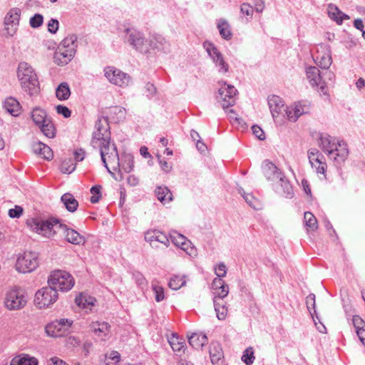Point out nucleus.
Listing matches in <instances>:
<instances>
[{
    "label": "nucleus",
    "instance_id": "obj_1",
    "mask_svg": "<svg viewBox=\"0 0 365 365\" xmlns=\"http://www.w3.org/2000/svg\"><path fill=\"white\" fill-rule=\"evenodd\" d=\"M26 225L31 230L46 238H51L56 232L62 231L67 242L71 244L80 245L85 241L84 237L77 231L59 223L57 220H43L39 218H31L27 220Z\"/></svg>",
    "mask_w": 365,
    "mask_h": 365
},
{
    "label": "nucleus",
    "instance_id": "obj_2",
    "mask_svg": "<svg viewBox=\"0 0 365 365\" xmlns=\"http://www.w3.org/2000/svg\"><path fill=\"white\" fill-rule=\"evenodd\" d=\"M77 48V36L71 34L66 36L58 45L54 53L53 61L58 66L68 63L73 58Z\"/></svg>",
    "mask_w": 365,
    "mask_h": 365
},
{
    "label": "nucleus",
    "instance_id": "obj_3",
    "mask_svg": "<svg viewBox=\"0 0 365 365\" xmlns=\"http://www.w3.org/2000/svg\"><path fill=\"white\" fill-rule=\"evenodd\" d=\"M17 76L22 88L30 95L39 91L38 81L33 68L26 62H21L17 69Z\"/></svg>",
    "mask_w": 365,
    "mask_h": 365
},
{
    "label": "nucleus",
    "instance_id": "obj_4",
    "mask_svg": "<svg viewBox=\"0 0 365 365\" xmlns=\"http://www.w3.org/2000/svg\"><path fill=\"white\" fill-rule=\"evenodd\" d=\"M95 149H98L101 153V160L104 166L109 170V167L113 170H120V158L117 148L110 140L101 142L99 146H92Z\"/></svg>",
    "mask_w": 365,
    "mask_h": 365
},
{
    "label": "nucleus",
    "instance_id": "obj_5",
    "mask_svg": "<svg viewBox=\"0 0 365 365\" xmlns=\"http://www.w3.org/2000/svg\"><path fill=\"white\" fill-rule=\"evenodd\" d=\"M48 283L57 292L58 290L67 292L74 286L75 280L70 273L63 270H55L50 274Z\"/></svg>",
    "mask_w": 365,
    "mask_h": 365
},
{
    "label": "nucleus",
    "instance_id": "obj_6",
    "mask_svg": "<svg viewBox=\"0 0 365 365\" xmlns=\"http://www.w3.org/2000/svg\"><path fill=\"white\" fill-rule=\"evenodd\" d=\"M4 302L8 309L18 310L26 304L27 299L21 288L14 287L6 291Z\"/></svg>",
    "mask_w": 365,
    "mask_h": 365
},
{
    "label": "nucleus",
    "instance_id": "obj_7",
    "mask_svg": "<svg viewBox=\"0 0 365 365\" xmlns=\"http://www.w3.org/2000/svg\"><path fill=\"white\" fill-rule=\"evenodd\" d=\"M58 294L51 286L38 290L34 297L35 305L39 309H45L57 301Z\"/></svg>",
    "mask_w": 365,
    "mask_h": 365
},
{
    "label": "nucleus",
    "instance_id": "obj_8",
    "mask_svg": "<svg viewBox=\"0 0 365 365\" xmlns=\"http://www.w3.org/2000/svg\"><path fill=\"white\" fill-rule=\"evenodd\" d=\"M38 260L34 252H28L20 255L16 262V269L21 273H29L35 270Z\"/></svg>",
    "mask_w": 365,
    "mask_h": 365
},
{
    "label": "nucleus",
    "instance_id": "obj_9",
    "mask_svg": "<svg viewBox=\"0 0 365 365\" xmlns=\"http://www.w3.org/2000/svg\"><path fill=\"white\" fill-rule=\"evenodd\" d=\"M96 130L93 133L91 142L92 146H99L101 142L110 140V132L108 120L106 118H101L96 123Z\"/></svg>",
    "mask_w": 365,
    "mask_h": 365
},
{
    "label": "nucleus",
    "instance_id": "obj_10",
    "mask_svg": "<svg viewBox=\"0 0 365 365\" xmlns=\"http://www.w3.org/2000/svg\"><path fill=\"white\" fill-rule=\"evenodd\" d=\"M104 74L111 83L120 87L128 86L130 81V76L128 74L113 66L105 68Z\"/></svg>",
    "mask_w": 365,
    "mask_h": 365
},
{
    "label": "nucleus",
    "instance_id": "obj_11",
    "mask_svg": "<svg viewBox=\"0 0 365 365\" xmlns=\"http://www.w3.org/2000/svg\"><path fill=\"white\" fill-rule=\"evenodd\" d=\"M236 93L237 90L235 87L225 83L219 88L217 100L223 108H229L235 104Z\"/></svg>",
    "mask_w": 365,
    "mask_h": 365
},
{
    "label": "nucleus",
    "instance_id": "obj_12",
    "mask_svg": "<svg viewBox=\"0 0 365 365\" xmlns=\"http://www.w3.org/2000/svg\"><path fill=\"white\" fill-rule=\"evenodd\" d=\"M21 10L19 8H13L9 10L4 18V26L6 35L13 36L16 34L19 25Z\"/></svg>",
    "mask_w": 365,
    "mask_h": 365
},
{
    "label": "nucleus",
    "instance_id": "obj_13",
    "mask_svg": "<svg viewBox=\"0 0 365 365\" xmlns=\"http://www.w3.org/2000/svg\"><path fill=\"white\" fill-rule=\"evenodd\" d=\"M203 46L209 56L215 63L216 66L219 67V71L225 73L229 70V65L225 61L222 53L217 50L213 43L209 41H205Z\"/></svg>",
    "mask_w": 365,
    "mask_h": 365
},
{
    "label": "nucleus",
    "instance_id": "obj_14",
    "mask_svg": "<svg viewBox=\"0 0 365 365\" xmlns=\"http://www.w3.org/2000/svg\"><path fill=\"white\" fill-rule=\"evenodd\" d=\"M308 158L317 173L325 176L327 165L323 155L317 148H311L308 151Z\"/></svg>",
    "mask_w": 365,
    "mask_h": 365
},
{
    "label": "nucleus",
    "instance_id": "obj_15",
    "mask_svg": "<svg viewBox=\"0 0 365 365\" xmlns=\"http://www.w3.org/2000/svg\"><path fill=\"white\" fill-rule=\"evenodd\" d=\"M314 61L321 68L328 69L332 63L329 46L325 44L318 45Z\"/></svg>",
    "mask_w": 365,
    "mask_h": 365
},
{
    "label": "nucleus",
    "instance_id": "obj_16",
    "mask_svg": "<svg viewBox=\"0 0 365 365\" xmlns=\"http://www.w3.org/2000/svg\"><path fill=\"white\" fill-rule=\"evenodd\" d=\"M145 240L154 248H158L159 244H162L166 247L170 245V239L168 237L165 233L158 230L147 231L145 233Z\"/></svg>",
    "mask_w": 365,
    "mask_h": 365
},
{
    "label": "nucleus",
    "instance_id": "obj_17",
    "mask_svg": "<svg viewBox=\"0 0 365 365\" xmlns=\"http://www.w3.org/2000/svg\"><path fill=\"white\" fill-rule=\"evenodd\" d=\"M170 240L175 245L180 247L190 256L196 255V249L184 235L173 232L170 234Z\"/></svg>",
    "mask_w": 365,
    "mask_h": 365
},
{
    "label": "nucleus",
    "instance_id": "obj_18",
    "mask_svg": "<svg viewBox=\"0 0 365 365\" xmlns=\"http://www.w3.org/2000/svg\"><path fill=\"white\" fill-rule=\"evenodd\" d=\"M124 32L129 43L135 49L142 51L145 44V39L141 33L133 27L125 28Z\"/></svg>",
    "mask_w": 365,
    "mask_h": 365
},
{
    "label": "nucleus",
    "instance_id": "obj_19",
    "mask_svg": "<svg viewBox=\"0 0 365 365\" xmlns=\"http://www.w3.org/2000/svg\"><path fill=\"white\" fill-rule=\"evenodd\" d=\"M89 328L97 337L102 340H105L110 331V326L106 322H92L89 325Z\"/></svg>",
    "mask_w": 365,
    "mask_h": 365
},
{
    "label": "nucleus",
    "instance_id": "obj_20",
    "mask_svg": "<svg viewBox=\"0 0 365 365\" xmlns=\"http://www.w3.org/2000/svg\"><path fill=\"white\" fill-rule=\"evenodd\" d=\"M307 78L312 86L320 85V89L324 93H326V87L324 83H321V76L319 70L315 66H309L306 70Z\"/></svg>",
    "mask_w": 365,
    "mask_h": 365
},
{
    "label": "nucleus",
    "instance_id": "obj_21",
    "mask_svg": "<svg viewBox=\"0 0 365 365\" xmlns=\"http://www.w3.org/2000/svg\"><path fill=\"white\" fill-rule=\"evenodd\" d=\"M214 299H223L227 296L229 293V287L225 283L222 279L215 278L212 283Z\"/></svg>",
    "mask_w": 365,
    "mask_h": 365
},
{
    "label": "nucleus",
    "instance_id": "obj_22",
    "mask_svg": "<svg viewBox=\"0 0 365 365\" xmlns=\"http://www.w3.org/2000/svg\"><path fill=\"white\" fill-rule=\"evenodd\" d=\"M339 141L329 135H322L320 137V147L328 156H331L333 155V149H336V146H337Z\"/></svg>",
    "mask_w": 365,
    "mask_h": 365
},
{
    "label": "nucleus",
    "instance_id": "obj_23",
    "mask_svg": "<svg viewBox=\"0 0 365 365\" xmlns=\"http://www.w3.org/2000/svg\"><path fill=\"white\" fill-rule=\"evenodd\" d=\"M277 182L275 185L274 189L277 193L279 195L291 198L293 196V189L291 184L284 179V176L282 175V180H277Z\"/></svg>",
    "mask_w": 365,
    "mask_h": 365
},
{
    "label": "nucleus",
    "instance_id": "obj_24",
    "mask_svg": "<svg viewBox=\"0 0 365 365\" xmlns=\"http://www.w3.org/2000/svg\"><path fill=\"white\" fill-rule=\"evenodd\" d=\"M336 147V149H333V155L329 157L337 163L344 162L349 155L347 145L344 141L341 140Z\"/></svg>",
    "mask_w": 365,
    "mask_h": 365
},
{
    "label": "nucleus",
    "instance_id": "obj_25",
    "mask_svg": "<svg viewBox=\"0 0 365 365\" xmlns=\"http://www.w3.org/2000/svg\"><path fill=\"white\" fill-rule=\"evenodd\" d=\"M5 110L14 117H17L21 113V106L19 102L14 98L9 97L5 99L3 103Z\"/></svg>",
    "mask_w": 365,
    "mask_h": 365
},
{
    "label": "nucleus",
    "instance_id": "obj_26",
    "mask_svg": "<svg viewBox=\"0 0 365 365\" xmlns=\"http://www.w3.org/2000/svg\"><path fill=\"white\" fill-rule=\"evenodd\" d=\"M32 148L36 155L45 160H50L53 157L51 148L40 141L34 142L32 145Z\"/></svg>",
    "mask_w": 365,
    "mask_h": 365
},
{
    "label": "nucleus",
    "instance_id": "obj_27",
    "mask_svg": "<svg viewBox=\"0 0 365 365\" xmlns=\"http://www.w3.org/2000/svg\"><path fill=\"white\" fill-rule=\"evenodd\" d=\"M263 173L269 180H282V173L277 166L271 162H265L263 165Z\"/></svg>",
    "mask_w": 365,
    "mask_h": 365
},
{
    "label": "nucleus",
    "instance_id": "obj_28",
    "mask_svg": "<svg viewBox=\"0 0 365 365\" xmlns=\"http://www.w3.org/2000/svg\"><path fill=\"white\" fill-rule=\"evenodd\" d=\"M75 302L81 309L91 311L92 307L95 306L96 299L87 294L81 293L76 297Z\"/></svg>",
    "mask_w": 365,
    "mask_h": 365
},
{
    "label": "nucleus",
    "instance_id": "obj_29",
    "mask_svg": "<svg viewBox=\"0 0 365 365\" xmlns=\"http://www.w3.org/2000/svg\"><path fill=\"white\" fill-rule=\"evenodd\" d=\"M268 104L273 118H275L284 108V102L278 96L268 97Z\"/></svg>",
    "mask_w": 365,
    "mask_h": 365
},
{
    "label": "nucleus",
    "instance_id": "obj_30",
    "mask_svg": "<svg viewBox=\"0 0 365 365\" xmlns=\"http://www.w3.org/2000/svg\"><path fill=\"white\" fill-rule=\"evenodd\" d=\"M215 310L218 319L225 320L227 316L228 307L223 299H213Z\"/></svg>",
    "mask_w": 365,
    "mask_h": 365
},
{
    "label": "nucleus",
    "instance_id": "obj_31",
    "mask_svg": "<svg viewBox=\"0 0 365 365\" xmlns=\"http://www.w3.org/2000/svg\"><path fill=\"white\" fill-rule=\"evenodd\" d=\"M292 106L294 113L293 115H289V120L293 122L296 121L302 115L307 113L309 110V105L303 104L301 102L295 103Z\"/></svg>",
    "mask_w": 365,
    "mask_h": 365
},
{
    "label": "nucleus",
    "instance_id": "obj_32",
    "mask_svg": "<svg viewBox=\"0 0 365 365\" xmlns=\"http://www.w3.org/2000/svg\"><path fill=\"white\" fill-rule=\"evenodd\" d=\"M134 167V158L130 154H124L122 155L121 161L120 162V170H124L125 173H130L132 171ZM119 180H122L123 176L121 171Z\"/></svg>",
    "mask_w": 365,
    "mask_h": 365
},
{
    "label": "nucleus",
    "instance_id": "obj_33",
    "mask_svg": "<svg viewBox=\"0 0 365 365\" xmlns=\"http://www.w3.org/2000/svg\"><path fill=\"white\" fill-rule=\"evenodd\" d=\"M189 344L195 349H201L207 342L205 334L193 333L188 338Z\"/></svg>",
    "mask_w": 365,
    "mask_h": 365
},
{
    "label": "nucleus",
    "instance_id": "obj_34",
    "mask_svg": "<svg viewBox=\"0 0 365 365\" xmlns=\"http://www.w3.org/2000/svg\"><path fill=\"white\" fill-rule=\"evenodd\" d=\"M10 365H38V360L29 355H19L11 359Z\"/></svg>",
    "mask_w": 365,
    "mask_h": 365
},
{
    "label": "nucleus",
    "instance_id": "obj_35",
    "mask_svg": "<svg viewBox=\"0 0 365 365\" xmlns=\"http://www.w3.org/2000/svg\"><path fill=\"white\" fill-rule=\"evenodd\" d=\"M210 356L212 364L217 363L223 356V351L218 342H212L210 345Z\"/></svg>",
    "mask_w": 365,
    "mask_h": 365
},
{
    "label": "nucleus",
    "instance_id": "obj_36",
    "mask_svg": "<svg viewBox=\"0 0 365 365\" xmlns=\"http://www.w3.org/2000/svg\"><path fill=\"white\" fill-rule=\"evenodd\" d=\"M155 195L163 204L168 203L173 200L172 192L165 186L158 187L155 190Z\"/></svg>",
    "mask_w": 365,
    "mask_h": 365
},
{
    "label": "nucleus",
    "instance_id": "obj_37",
    "mask_svg": "<svg viewBox=\"0 0 365 365\" xmlns=\"http://www.w3.org/2000/svg\"><path fill=\"white\" fill-rule=\"evenodd\" d=\"M61 200L68 211L73 212L77 210L78 202L71 193L63 194Z\"/></svg>",
    "mask_w": 365,
    "mask_h": 365
},
{
    "label": "nucleus",
    "instance_id": "obj_38",
    "mask_svg": "<svg viewBox=\"0 0 365 365\" xmlns=\"http://www.w3.org/2000/svg\"><path fill=\"white\" fill-rule=\"evenodd\" d=\"M31 118L35 124L38 126L45 123L46 120L49 119L47 116L46 112L40 108H36L32 110Z\"/></svg>",
    "mask_w": 365,
    "mask_h": 365
},
{
    "label": "nucleus",
    "instance_id": "obj_39",
    "mask_svg": "<svg viewBox=\"0 0 365 365\" xmlns=\"http://www.w3.org/2000/svg\"><path fill=\"white\" fill-rule=\"evenodd\" d=\"M71 96V91L67 83L63 82L56 89V96L59 101H66Z\"/></svg>",
    "mask_w": 365,
    "mask_h": 365
},
{
    "label": "nucleus",
    "instance_id": "obj_40",
    "mask_svg": "<svg viewBox=\"0 0 365 365\" xmlns=\"http://www.w3.org/2000/svg\"><path fill=\"white\" fill-rule=\"evenodd\" d=\"M45 331L48 336L56 338L62 335L61 328L58 322H52L45 327Z\"/></svg>",
    "mask_w": 365,
    "mask_h": 365
},
{
    "label": "nucleus",
    "instance_id": "obj_41",
    "mask_svg": "<svg viewBox=\"0 0 365 365\" xmlns=\"http://www.w3.org/2000/svg\"><path fill=\"white\" fill-rule=\"evenodd\" d=\"M39 128L41 129V131L46 137L48 138H53L55 137L56 129L50 119L46 120L45 123H43L41 125H39Z\"/></svg>",
    "mask_w": 365,
    "mask_h": 365
},
{
    "label": "nucleus",
    "instance_id": "obj_42",
    "mask_svg": "<svg viewBox=\"0 0 365 365\" xmlns=\"http://www.w3.org/2000/svg\"><path fill=\"white\" fill-rule=\"evenodd\" d=\"M305 225L308 230L315 231L318 228L317 220L310 212H305L304 215Z\"/></svg>",
    "mask_w": 365,
    "mask_h": 365
},
{
    "label": "nucleus",
    "instance_id": "obj_43",
    "mask_svg": "<svg viewBox=\"0 0 365 365\" xmlns=\"http://www.w3.org/2000/svg\"><path fill=\"white\" fill-rule=\"evenodd\" d=\"M329 16L334 20L338 24H341L343 21V13L334 5L330 4L328 7Z\"/></svg>",
    "mask_w": 365,
    "mask_h": 365
},
{
    "label": "nucleus",
    "instance_id": "obj_44",
    "mask_svg": "<svg viewBox=\"0 0 365 365\" xmlns=\"http://www.w3.org/2000/svg\"><path fill=\"white\" fill-rule=\"evenodd\" d=\"M185 284V276L174 275L170 278L168 285L172 289L178 290Z\"/></svg>",
    "mask_w": 365,
    "mask_h": 365
},
{
    "label": "nucleus",
    "instance_id": "obj_45",
    "mask_svg": "<svg viewBox=\"0 0 365 365\" xmlns=\"http://www.w3.org/2000/svg\"><path fill=\"white\" fill-rule=\"evenodd\" d=\"M169 343L174 351H180L185 347V341L175 335L172 336L169 340Z\"/></svg>",
    "mask_w": 365,
    "mask_h": 365
},
{
    "label": "nucleus",
    "instance_id": "obj_46",
    "mask_svg": "<svg viewBox=\"0 0 365 365\" xmlns=\"http://www.w3.org/2000/svg\"><path fill=\"white\" fill-rule=\"evenodd\" d=\"M221 36L225 39H229L231 37V31L228 23L225 20H220L217 24Z\"/></svg>",
    "mask_w": 365,
    "mask_h": 365
},
{
    "label": "nucleus",
    "instance_id": "obj_47",
    "mask_svg": "<svg viewBox=\"0 0 365 365\" xmlns=\"http://www.w3.org/2000/svg\"><path fill=\"white\" fill-rule=\"evenodd\" d=\"M76 168V164L73 163L71 158L65 159L61 166L60 170L63 173L70 174Z\"/></svg>",
    "mask_w": 365,
    "mask_h": 365
},
{
    "label": "nucleus",
    "instance_id": "obj_48",
    "mask_svg": "<svg viewBox=\"0 0 365 365\" xmlns=\"http://www.w3.org/2000/svg\"><path fill=\"white\" fill-rule=\"evenodd\" d=\"M255 359L254 351L252 347L247 348L242 356V361L247 365H251L253 364Z\"/></svg>",
    "mask_w": 365,
    "mask_h": 365
},
{
    "label": "nucleus",
    "instance_id": "obj_49",
    "mask_svg": "<svg viewBox=\"0 0 365 365\" xmlns=\"http://www.w3.org/2000/svg\"><path fill=\"white\" fill-rule=\"evenodd\" d=\"M152 289H153V292L155 293V300L158 302L163 301L165 298L163 287H162L158 284H153Z\"/></svg>",
    "mask_w": 365,
    "mask_h": 365
},
{
    "label": "nucleus",
    "instance_id": "obj_50",
    "mask_svg": "<svg viewBox=\"0 0 365 365\" xmlns=\"http://www.w3.org/2000/svg\"><path fill=\"white\" fill-rule=\"evenodd\" d=\"M101 187L98 185H96L91 187V193L92 194V196L91 197L90 200L92 203L98 202L101 197Z\"/></svg>",
    "mask_w": 365,
    "mask_h": 365
},
{
    "label": "nucleus",
    "instance_id": "obj_51",
    "mask_svg": "<svg viewBox=\"0 0 365 365\" xmlns=\"http://www.w3.org/2000/svg\"><path fill=\"white\" fill-rule=\"evenodd\" d=\"M43 21V17L41 14H36L34 16H32L29 20L30 26L32 28H38L41 26Z\"/></svg>",
    "mask_w": 365,
    "mask_h": 365
},
{
    "label": "nucleus",
    "instance_id": "obj_52",
    "mask_svg": "<svg viewBox=\"0 0 365 365\" xmlns=\"http://www.w3.org/2000/svg\"><path fill=\"white\" fill-rule=\"evenodd\" d=\"M352 321L356 332L365 329V322L359 316H354Z\"/></svg>",
    "mask_w": 365,
    "mask_h": 365
},
{
    "label": "nucleus",
    "instance_id": "obj_53",
    "mask_svg": "<svg viewBox=\"0 0 365 365\" xmlns=\"http://www.w3.org/2000/svg\"><path fill=\"white\" fill-rule=\"evenodd\" d=\"M22 214L23 208L19 205H16L14 208L9 210V216L11 218H19Z\"/></svg>",
    "mask_w": 365,
    "mask_h": 365
},
{
    "label": "nucleus",
    "instance_id": "obj_54",
    "mask_svg": "<svg viewBox=\"0 0 365 365\" xmlns=\"http://www.w3.org/2000/svg\"><path fill=\"white\" fill-rule=\"evenodd\" d=\"M56 113L59 115H62L64 118H69L71 112L69 108L65 106L58 105L56 107Z\"/></svg>",
    "mask_w": 365,
    "mask_h": 365
},
{
    "label": "nucleus",
    "instance_id": "obj_55",
    "mask_svg": "<svg viewBox=\"0 0 365 365\" xmlns=\"http://www.w3.org/2000/svg\"><path fill=\"white\" fill-rule=\"evenodd\" d=\"M306 304L307 309L311 312V309H314V312L316 313L315 310V295L314 294H309L306 298Z\"/></svg>",
    "mask_w": 365,
    "mask_h": 365
},
{
    "label": "nucleus",
    "instance_id": "obj_56",
    "mask_svg": "<svg viewBox=\"0 0 365 365\" xmlns=\"http://www.w3.org/2000/svg\"><path fill=\"white\" fill-rule=\"evenodd\" d=\"M215 274L217 276V278L222 279L227 274V268L224 263H220L217 267L215 268Z\"/></svg>",
    "mask_w": 365,
    "mask_h": 365
},
{
    "label": "nucleus",
    "instance_id": "obj_57",
    "mask_svg": "<svg viewBox=\"0 0 365 365\" xmlns=\"http://www.w3.org/2000/svg\"><path fill=\"white\" fill-rule=\"evenodd\" d=\"M58 25L59 23L56 19H51L48 24V31L51 34H56L58 29Z\"/></svg>",
    "mask_w": 365,
    "mask_h": 365
},
{
    "label": "nucleus",
    "instance_id": "obj_58",
    "mask_svg": "<svg viewBox=\"0 0 365 365\" xmlns=\"http://www.w3.org/2000/svg\"><path fill=\"white\" fill-rule=\"evenodd\" d=\"M253 134L259 140H264L265 135L262 129L258 125H253L252 127Z\"/></svg>",
    "mask_w": 365,
    "mask_h": 365
},
{
    "label": "nucleus",
    "instance_id": "obj_59",
    "mask_svg": "<svg viewBox=\"0 0 365 365\" xmlns=\"http://www.w3.org/2000/svg\"><path fill=\"white\" fill-rule=\"evenodd\" d=\"M240 11L246 16H251L253 14V9L250 4L244 3L241 5Z\"/></svg>",
    "mask_w": 365,
    "mask_h": 365
},
{
    "label": "nucleus",
    "instance_id": "obj_60",
    "mask_svg": "<svg viewBox=\"0 0 365 365\" xmlns=\"http://www.w3.org/2000/svg\"><path fill=\"white\" fill-rule=\"evenodd\" d=\"M106 359L113 361V364H117L120 359V354L116 351H112L109 354L106 355Z\"/></svg>",
    "mask_w": 365,
    "mask_h": 365
},
{
    "label": "nucleus",
    "instance_id": "obj_61",
    "mask_svg": "<svg viewBox=\"0 0 365 365\" xmlns=\"http://www.w3.org/2000/svg\"><path fill=\"white\" fill-rule=\"evenodd\" d=\"M47 365H68V364H66V361H64L61 359H60L57 356H53V357H51L48 361Z\"/></svg>",
    "mask_w": 365,
    "mask_h": 365
},
{
    "label": "nucleus",
    "instance_id": "obj_62",
    "mask_svg": "<svg viewBox=\"0 0 365 365\" xmlns=\"http://www.w3.org/2000/svg\"><path fill=\"white\" fill-rule=\"evenodd\" d=\"M76 161H82L85 158V151L83 149H78L73 153Z\"/></svg>",
    "mask_w": 365,
    "mask_h": 365
},
{
    "label": "nucleus",
    "instance_id": "obj_63",
    "mask_svg": "<svg viewBox=\"0 0 365 365\" xmlns=\"http://www.w3.org/2000/svg\"><path fill=\"white\" fill-rule=\"evenodd\" d=\"M243 197L244 199L245 200V201L252 207H255V197H253V195L252 194H249V193H244L243 195Z\"/></svg>",
    "mask_w": 365,
    "mask_h": 365
},
{
    "label": "nucleus",
    "instance_id": "obj_64",
    "mask_svg": "<svg viewBox=\"0 0 365 365\" xmlns=\"http://www.w3.org/2000/svg\"><path fill=\"white\" fill-rule=\"evenodd\" d=\"M127 182L130 186H136L139 183V178L134 175H130L128 177Z\"/></svg>",
    "mask_w": 365,
    "mask_h": 365
}]
</instances>
